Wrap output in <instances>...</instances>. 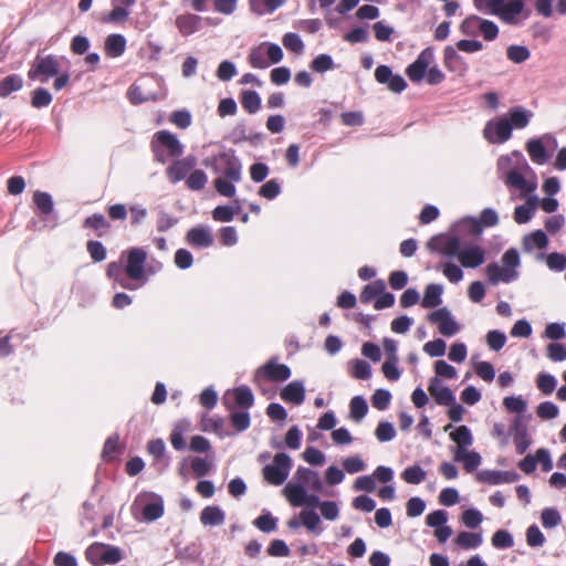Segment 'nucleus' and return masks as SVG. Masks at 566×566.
<instances>
[{"label": "nucleus", "mask_w": 566, "mask_h": 566, "mask_svg": "<svg viewBox=\"0 0 566 566\" xmlns=\"http://www.w3.org/2000/svg\"><path fill=\"white\" fill-rule=\"evenodd\" d=\"M205 165L210 167L213 172H223L222 177L214 180L216 190L224 197L232 198L235 196V182L242 178V163L235 155L234 149L213 155L205 160Z\"/></svg>", "instance_id": "obj_1"}, {"label": "nucleus", "mask_w": 566, "mask_h": 566, "mask_svg": "<svg viewBox=\"0 0 566 566\" xmlns=\"http://www.w3.org/2000/svg\"><path fill=\"white\" fill-rule=\"evenodd\" d=\"M502 263L504 268H501L496 262L486 265L485 272L490 285H497L500 282L509 284L518 279L520 273L516 269L521 265V258L515 248H510L504 252Z\"/></svg>", "instance_id": "obj_2"}, {"label": "nucleus", "mask_w": 566, "mask_h": 566, "mask_svg": "<svg viewBox=\"0 0 566 566\" xmlns=\"http://www.w3.org/2000/svg\"><path fill=\"white\" fill-rule=\"evenodd\" d=\"M150 149L154 155V160L165 165L170 158H179L184 154L185 146L177 135L163 129L153 135Z\"/></svg>", "instance_id": "obj_3"}, {"label": "nucleus", "mask_w": 566, "mask_h": 566, "mask_svg": "<svg viewBox=\"0 0 566 566\" xmlns=\"http://www.w3.org/2000/svg\"><path fill=\"white\" fill-rule=\"evenodd\" d=\"M59 71L60 62L55 55H36L28 71V77L31 81H40L41 83H46L51 77L56 76Z\"/></svg>", "instance_id": "obj_4"}, {"label": "nucleus", "mask_w": 566, "mask_h": 566, "mask_svg": "<svg viewBox=\"0 0 566 566\" xmlns=\"http://www.w3.org/2000/svg\"><path fill=\"white\" fill-rule=\"evenodd\" d=\"M127 261L125 265V274L134 281H142L143 283L148 281L146 275V261L147 252L144 248L134 247L126 252Z\"/></svg>", "instance_id": "obj_5"}, {"label": "nucleus", "mask_w": 566, "mask_h": 566, "mask_svg": "<svg viewBox=\"0 0 566 566\" xmlns=\"http://www.w3.org/2000/svg\"><path fill=\"white\" fill-rule=\"evenodd\" d=\"M134 506H140L143 518L146 522H154L164 515L163 497L153 492L138 494Z\"/></svg>", "instance_id": "obj_6"}, {"label": "nucleus", "mask_w": 566, "mask_h": 566, "mask_svg": "<svg viewBox=\"0 0 566 566\" xmlns=\"http://www.w3.org/2000/svg\"><path fill=\"white\" fill-rule=\"evenodd\" d=\"M513 126L507 117L489 120L483 129V136L490 144H503L512 137Z\"/></svg>", "instance_id": "obj_7"}, {"label": "nucleus", "mask_w": 566, "mask_h": 566, "mask_svg": "<svg viewBox=\"0 0 566 566\" xmlns=\"http://www.w3.org/2000/svg\"><path fill=\"white\" fill-rule=\"evenodd\" d=\"M427 247L433 253H440L449 258H455L460 252L462 243L458 235L440 233L431 237L427 243Z\"/></svg>", "instance_id": "obj_8"}, {"label": "nucleus", "mask_w": 566, "mask_h": 566, "mask_svg": "<svg viewBox=\"0 0 566 566\" xmlns=\"http://www.w3.org/2000/svg\"><path fill=\"white\" fill-rule=\"evenodd\" d=\"M276 360L277 357H273L255 370L254 381L256 384L260 382L262 378L271 381H285L291 377V368L285 364H277Z\"/></svg>", "instance_id": "obj_9"}, {"label": "nucleus", "mask_w": 566, "mask_h": 566, "mask_svg": "<svg viewBox=\"0 0 566 566\" xmlns=\"http://www.w3.org/2000/svg\"><path fill=\"white\" fill-rule=\"evenodd\" d=\"M432 324H439V332L447 337L455 335L460 331L459 323L452 316L448 307H440L428 315Z\"/></svg>", "instance_id": "obj_10"}, {"label": "nucleus", "mask_w": 566, "mask_h": 566, "mask_svg": "<svg viewBox=\"0 0 566 566\" xmlns=\"http://www.w3.org/2000/svg\"><path fill=\"white\" fill-rule=\"evenodd\" d=\"M433 56V49L428 46L423 49L417 56V59L407 66L406 74L411 82L420 83L424 78V76L427 75V70Z\"/></svg>", "instance_id": "obj_11"}, {"label": "nucleus", "mask_w": 566, "mask_h": 566, "mask_svg": "<svg viewBox=\"0 0 566 566\" xmlns=\"http://www.w3.org/2000/svg\"><path fill=\"white\" fill-rule=\"evenodd\" d=\"M457 258L462 268L476 269L485 262V250L479 244L464 243Z\"/></svg>", "instance_id": "obj_12"}, {"label": "nucleus", "mask_w": 566, "mask_h": 566, "mask_svg": "<svg viewBox=\"0 0 566 566\" xmlns=\"http://www.w3.org/2000/svg\"><path fill=\"white\" fill-rule=\"evenodd\" d=\"M475 479L480 483L497 485L504 483H513L520 479V474L510 470H482L475 474Z\"/></svg>", "instance_id": "obj_13"}, {"label": "nucleus", "mask_w": 566, "mask_h": 566, "mask_svg": "<svg viewBox=\"0 0 566 566\" xmlns=\"http://www.w3.org/2000/svg\"><path fill=\"white\" fill-rule=\"evenodd\" d=\"M291 469L292 462H272L263 468L262 474L269 484L281 485L287 479Z\"/></svg>", "instance_id": "obj_14"}, {"label": "nucleus", "mask_w": 566, "mask_h": 566, "mask_svg": "<svg viewBox=\"0 0 566 566\" xmlns=\"http://www.w3.org/2000/svg\"><path fill=\"white\" fill-rule=\"evenodd\" d=\"M514 167H521V169L532 170L523 153L520 150H513L509 155H502L499 157L496 163L497 172L503 177H506V172Z\"/></svg>", "instance_id": "obj_15"}, {"label": "nucleus", "mask_w": 566, "mask_h": 566, "mask_svg": "<svg viewBox=\"0 0 566 566\" xmlns=\"http://www.w3.org/2000/svg\"><path fill=\"white\" fill-rule=\"evenodd\" d=\"M186 240L190 245L200 249L210 248L214 242L211 229L203 224H199L188 230Z\"/></svg>", "instance_id": "obj_16"}, {"label": "nucleus", "mask_w": 566, "mask_h": 566, "mask_svg": "<svg viewBox=\"0 0 566 566\" xmlns=\"http://www.w3.org/2000/svg\"><path fill=\"white\" fill-rule=\"evenodd\" d=\"M197 160L193 155L182 159L175 160L167 169V176L172 184L184 180L187 174L196 166Z\"/></svg>", "instance_id": "obj_17"}, {"label": "nucleus", "mask_w": 566, "mask_h": 566, "mask_svg": "<svg viewBox=\"0 0 566 566\" xmlns=\"http://www.w3.org/2000/svg\"><path fill=\"white\" fill-rule=\"evenodd\" d=\"M428 389L434 398L437 405L447 406L454 403V399L457 398L454 392L448 386L443 385L441 378H430Z\"/></svg>", "instance_id": "obj_18"}, {"label": "nucleus", "mask_w": 566, "mask_h": 566, "mask_svg": "<svg viewBox=\"0 0 566 566\" xmlns=\"http://www.w3.org/2000/svg\"><path fill=\"white\" fill-rule=\"evenodd\" d=\"M305 385L303 380H293L289 382L280 392L285 402L300 406L305 400Z\"/></svg>", "instance_id": "obj_19"}, {"label": "nucleus", "mask_w": 566, "mask_h": 566, "mask_svg": "<svg viewBox=\"0 0 566 566\" xmlns=\"http://www.w3.org/2000/svg\"><path fill=\"white\" fill-rule=\"evenodd\" d=\"M443 63L450 72H457L462 75L469 71V65L464 57L452 45L444 48Z\"/></svg>", "instance_id": "obj_20"}, {"label": "nucleus", "mask_w": 566, "mask_h": 566, "mask_svg": "<svg viewBox=\"0 0 566 566\" xmlns=\"http://www.w3.org/2000/svg\"><path fill=\"white\" fill-rule=\"evenodd\" d=\"M191 428L190 420L184 418L179 419L172 428V431L169 437V441L172 446V448L177 451H185L187 450V442L184 438L185 433L188 432Z\"/></svg>", "instance_id": "obj_21"}, {"label": "nucleus", "mask_w": 566, "mask_h": 566, "mask_svg": "<svg viewBox=\"0 0 566 566\" xmlns=\"http://www.w3.org/2000/svg\"><path fill=\"white\" fill-rule=\"evenodd\" d=\"M297 484L304 485L305 489H310L314 492H321L323 489L319 475L307 468L300 467L294 475Z\"/></svg>", "instance_id": "obj_22"}, {"label": "nucleus", "mask_w": 566, "mask_h": 566, "mask_svg": "<svg viewBox=\"0 0 566 566\" xmlns=\"http://www.w3.org/2000/svg\"><path fill=\"white\" fill-rule=\"evenodd\" d=\"M526 150L536 165H544L548 161L549 155L546 151L543 136L528 139L526 143Z\"/></svg>", "instance_id": "obj_23"}, {"label": "nucleus", "mask_w": 566, "mask_h": 566, "mask_svg": "<svg viewBox=\"0 0 566 566\" xmlns=\"http://www.w3.org/2000/svg\"><path fill=\"white\" fill-rule=\"evenodd\" d=\"M127 40L120 33H112L105 39L104 50L108 57H119L125 53Z\"/></svg>", "instance_id": "obj_24"}, {"label": "nucleus", "mask_w": 566, "mask_h": 566, "mask_svg": "<svg viewBox=\"0 0 566 566\" xmlns=\"http://www.w3.org/2000/svg\"><path fill=\"white\" fill-rule=\"evenodd\" d=\"M202 18L193 13L180 14L176 19V27L184 36L196 33L201 25Z\"/></svg>", "instance_id": "obj_25"}, {"label": "nucleus", "mask_w": 566, "mask_h": 566, "mask_svg": "<svg viewBox=\"0 0 566 566\" xmlns=\"http://www.w3.org/2000/svg\"><path fill=\"white\" fill-rule=\"evenodd\" d=\"M521 167H514L513 169H510L506 172L505 182L506 185L525 191V192H533L536 189L535 182H527L524 175L522 174Z\"/></svg>", "instance_id": "obj_26"}, {"label": "nucleus", "mask_w": 566, "mask_h": 566, "mask_svg": "<svg viewBox=\"0 0 566 566\" xmlns=\"http://www.w3.org/2000/svg\"><path fill=\"white\" fill-rule=\"evenodd\" d=\"M548 243L549 239L547 233L542 229H537L528 234H525L522 241L523 250L528 253L532 252L534 248L539 250L546 249Z\"/></svg>", "instance_id": "obj_27"}, {"label": "nucleus", "mask_w": 566, "mask_h": 566, "mask_svg": "<svg viewBox=\"0 0 566 566\" xmlns=\"http://www.w3.org/2000/svg\"><path fill=\"white\" fill-rule=\"evenodd\" d=\"M369 411L368 402L364 396L357 395L350 399L347 418L355 423H360Z\"/></svg>", "instance_id": "obj_28"}, {"label": "nucleus", "mask_w": 566, "mask_h": 566, "mask_svg": "<svg viewBox=\"0 0 566 566\" xmlns=\"http://www.w3.org/2000/svg\"><path fill=\"white\" fill-rule=\"evenodd\" d=\"M538 202V197L536 195H531L527 198L526 203L520 205L515 207L514 210V220L518 224H525L532 220L536 205Z\"/></svg>", "instance_id": "obj_29"}, {"label": "nucleus", "mask_w": 566, "mask_h": 566, "mask_svg": "<svg viewBox=\"0 0 566 566\" xmlns=\"http://www.w3.org/2000/svg\"><path fill=\"white\" fill-rule=\"evenodd\" d=\"M111 227L112 226L106 217L99 212L88 216L83 222V228L94 230L96 235L99 238L107 234Z\"/></svg>", "instance_id": "obj_30"}, {"label": "nucleus", "mask_w": 566, "mask_h": 566, "mask_svg": "<svg viewBox=\"0 0 566 566\" xmlns=\"http://www.w3.org/2000/svg\"><path fill=\"white\" fill-rule=\"evenodd\" d=\"M443 294V285L438 283L428 284L424 289V295L421 306L424 308H434L441 305Z\"/></svg>", "instance_id": "obj_31"}, {"label": "nucleus", "mask_w": 566, "mask_h": 566, "mask_svg": "<svg viewBox=\"0 0 566 566\" xmlns=\"http://www.w3.org/2000/svg\"><path fill=\"white\" fill-rule=\"evenodd\" d=\"M532 117L531 111L518 105L510 108L507 119L512 123L513 129H523L530 124Z\"/></svg>", "instance_id": "obj_32"}, {"label": "nucleus", "mask_w": 566, "mask_h": 566, "mask_svg": "<svg viewBox=\"0 0 566 566\" xmlns=\"http://www.w3.org/2000/svg\"><path fill=\"white\" fill-rule=\"evenodd\" d=\"M240 102L242 107L249 114L258 113L262 106V98L260 94L253 90H243L240 93Z\"/></svg>", "instance_id": "obj_33"}, {"label": "nucleus", "mask_w": 566, "mask_h": 566, "mask_svg": "<svg viewBox=\"0 0 566 566\" xmlns=\"http://www.w3.org/2000/svg\"><path fill=\"white\" fill-rule=\"evenodd\" d=\"M224 512L214 505L206 506L200 513V522L206 526H218L224 522Z\"/></svg>", "instance_id": "obj_34"}, {"label": "nucleus", "mask_w": 566, "mask_h": 566, "mask_svg": "<svg viewBox=\"0 0 566 566\" xmlns=\"http://www.w3.org/2000/svg\"><path fill=\"white\" fill-rule=\"evenodd\" d=\"M283 494L293 506H302L304 505L306 489L302 484L290 482L284 486Z\"/></svg>", "instance_id": "obj_35"}, {"label": "nucleus", "mask_w": 566, "mask_h": 566, "mask_svg": "<svg viewBox=\"0 0 566 566\" xmlns=\"http://www.w3.org/2000/svg\"><path fill=\"white\" fill-rule=\"evenodd\" d=\"M201 428L207 432H214L219 437H228L231 432L226 427V421L222 417H205L201 420Z\"/></svg>", "instance_id": "obj_36"}, {"label": "nucleus", "mask_w": 566, "mask_h": 566, "mask_svg": "<svg viewBox=\"0 0 566 566\" xmlns=\"http://www.w3.org/2000/svg\"><path fill=\"white\" fill-rule=\"evenodd\" d=\"M33 201L41 216H50L54 211V201L51 193L36 190L33 193Z\"/></svg>", "instance_id": "obj_37"}, {"label": "nucleus", "mask_w": 566, "mask_h": 566, "mask_svg": "<svg viewBox=\"0 0 566 566\" xmlns=\"http://www.w3.org/2000/svg\"><path fill=\"white\" fill-rule=\"evenodd\" d=\"M234 401L239 408L249 410L254 405V395L252 389L247 385H241L233 390Z\"/></svg>", "instance_id": "obj_38"}, {"label": "nucleus", "mask_w": 566, "mask_h": 566, "mask_svg": "<svg viewBox=\"0 0 566 566\" xmlns=\"http://www.w3.org/2000/svg\"><path fill=\"white\" fill-rule=\"evenodd\" d=\"M303 432L298 428V426H292L286 434L284 442H275L272 446L276 449H282L284 446L292 450H297L301 447Z\"/></svg>", "instance_id": "obj_39"}, {"label": "nucleus", "mask_w": 566, "mask_h": 566, "mask_svg": "<svg viewBox=\"0 0 566 566\" xmlns=\"http://www.w3.org/2000/svg\"><path fill=\"white\" fill-rule=\"evenodd\" d=\"M23 87V78L19 74H10L0 81V97H8L11 93Z\"/></svg>", "instance_id": "obj_40"}, {"label": "nucleus", "mask_w": 566, "mask_h": 566, "mask_svg": "<svg viewBox=\"0 0 566 566\" xmlns=\"http://www.w3.org/2000/svg\"><path fill=\"white\" fill-rule=\"evenodd\" d=\"M284 2L285 0H250V7L254 13L264 15L274 12Z\"/></svg>", "instance_id": "obj_41"}, {"label": "nucleus", "mask_w": 566, "mask_h": 566, "mask_svg": "<svg viewBox=\"0 0 566 566\" xmlns=\"http://www.w3.org/2000/svg\"><path fill=\"white\" fill-rule=\"evenodd\" d=\"M450 438L453 442H455L457 447H461V451L464 448H469L473 443V436L471 429L463 424L458 427L450 433Z\"/></svg>", "instance_id": "obj_42"}, {"label": "nucleus", "mask_w": 566, "mask_h": 566, "mask_svg": "<svg viewBox=\"0 0 566 566\" xmlns=\"http://www.w3.org/2000/svg\"><path fill=\"white\" fill-rule=\"evenodd\" d=\"M386 290L385 281L379 279L364 286L360 292V301L364 304L370 303L375 297Z\"/></svg>", "instance_id": "obj_43"}, {"label": "nucleus", "mask_w": 566, "mask_h": 566, "mask_svg": "<svg viewBox=\"0 0 566 566\" xmlns=\"http://www.w3.org/2000/svg\"><path fill=\"white\" fill-rule=\"evenodd\" d=\"M436 269L442 271L443 275L448 277L451 283H459L463 280L464 273L462 266H459L452 262L442 263L440 262Z\"/></svg>", "instance_id": "obj_44"}, {"label": "nucleus", "mask_w": 566, "mask_h": 566, "mask_svg": "<svg viewBox=\"0 0 566 566\" xmlns=\"http://www.w3.org/2000/svg\"><path fill=\"white\" fill-rule=\"evenodd\" d=\"M104 543L95 542L85 549V558L93 566L104 565Z\"/></svg>", "instance_id": "obj_45"}, {"label": "nucleus", "mask_w": 566, "mask_h": 566, "mask_svg": "<svg viewBox=\"0 0 566 566\" xmlns=\"http://www.w3.org/2000/svg\"><path fill=\"white\" fill-rule=\"evenodd\" d=\"M301 524L310 532L318 535L322 532L321 518L315 511H302L300 513Z\"/></svg>", "instance_id": "obj_46"}, {"label": "nucleus", "mask_w": 566, "mask_h": 566, "mask_svg": "<svg viewBox=\"0 0 566 566\" xmlns=\"http://www.w3.org/2000/svg\"><path fill=\"white\" fill-rule=\"evenodd\" d=\"M352 376L356 379L367 380L373 376L371 366L364 359L355 358L350 360Z\"/></svg>", "instance_id": "obj_47"}, {"label": "nucleus", "mask_w": 566, "mask_h": 566, "mask_svg": "<svg viewBox=\"0 0 566 566\" xmlns=\"http://www.w3.org/2000/svg\"><path fill=\"white\" fill-rule=\"evenodd\" d=\"M310 67L313 72L323 74L335 67L334 59L331 54L322 53L313 59Z\"/></svg>", "instance_id": "obj_48"}, {"label": "nucleus", "mask_w": 566, "mask_h": 566, "mask_svg": "<svg viewBox=\"0 0 566 566\" xmlns=\"http://www.w3.org/2000/svg\"><path fill=\"white\" fill-rule=\"evenodd\" d=\"M455 543L464 549L476 548L482 544V536L478 533L460 532Z\"/></svg>", "instance_id": "obj_49"}, {"label": "nucleus", "mask_w": 566, "mask_h": 566, "mask_svg": "<svg viewBox=\"0 0 566 566\" xmlns=\"http://www.w3.org/2000/svg\"><path fill=\"white\" fill-rule=\"evenodd\" d=\"M506 55L513 63L521 64L530 59L531 51L526 45L512 44L507 46Z\"/></svg>", "instance_id": "obj_50"}, {"label": "nucleus", "mask_w": 566, "mask_h": 566, "mask_svg": "<svg viewBox=\"0 0 566 566\" xmlns=\"http://www.w3.org/2000/svg\"><path fill=\"white\" fill-rule=\"evenodd\" d=\"M536 386L543 395H551L557 386V378L548 373H539L536 377Z\"/></svg>", "instance_id": "obj_51"}, {"label": "nucleus", "mask_w": 566, "mask_h": 566, "mask_svg": "<svg viewBox=\"0 0 566 566\" xmlns=\"http://www.w3.org/2000/svg\"><path fill=\"white\" fill-rule=\"evenodd\" d=\"M426 471L420 465H411L405 469L401 473V478L406 483L420 484L426 480Z\"/></svg>", "instance_id": "obj_52"}, {"label": "nucleus", "mask_w": 566, "mask_h": 566, "mask_svg": "<svg viewBox=\"0 0 566 566\" xmlns=\"http://www.w3.org/2000/svg\"><path fill=\"white\" fill-rule=\"evenodd\" d=\"M230 421L237 432L245 431L251 424V416L248 410L234 411L230 413Z\"/></svg>", "instance_id": "obj_53"}, {"label": "nucleus", "mask_w": 566, "mask_h": 566, "mask_svg": "<svg viewBox=\"0 0 566 566\" xmlns=\"http://www.w3.org/2000/svg\"><path fill=\"white\" fill-rule=\"evenodd\" d=\"M283 45L291 52L302 54L304 52V42L298 33L287 32L282 39Z\"/></svg>", "instance_id": "obj_54"}, {"label": "nucleus", "mask_w": 566, "mask_h": 566, "mask_svg": "<svg viewBox=\"0 0 566 566\" xmlns=\"http://www.w3.org/2000/svg\"><path fill=\"white\" fill-rule=\"evenodd\" d=\"M375 436L377 440L381 443L389 442L396 437V429L390 421L382 420L378 423Z\"/></svg>", "instance_id": "obj_55"}, {"label": "nucleus", "mask_w": 566, "mask_h": 566, "mask_svg": "<svg viewBox=\"0 0 566 566\" xmlns=\"http://www.w3.org/2000/svg\"><path fill=\"white\" fill-rule=\"evenodd\" d=\"M503 406L509 412H515L517 416H524L523 413L527 409V403L522 396H509L503 399Z\"/></svg>", "instance_id": "obj_56"}, {"label": "nucleus", "mask_w": 566, "mask_h": 566, "mask_svg": "<svg viewBox=\"0 0 566 566\" xmlns=\"http://www.w3.org/2000/svg\"><path fill=\"white\" fill-rule=\"evenodd\" d=\"M208 181L206 172L201 169H195L187 178V187L192 191L202 190Z\"/></svg>", "instance_id": "obj_57"}, {"label": "nucleus", "mask_w": 566, "mask_h": 566, "mask_svg": "<svg viewBox=\"0 0 566 566\" xmlns=\"http://www.w3.org/2000/svg\"><path fill=\"white\" fill-rule=\"evenodd\" d=\"M368 28V24L365 27H356L349 32L345 33L343 35V40L352 44L367 42L369 39Z\"/></svg>", "instance_id": "obj_58"}, {"label": "nucleus", "mask_w": 566, "mask_h": 566, "mask_svg": "<svg viewBox=\"0 0 566 566\" xmlns=\"http://www.w3.org/2000/svg\"><path fill=\"white\" fill-rule=\"evenodd\" d=\"M52 94L44 87H38L32 92L31 105L34 108L46 107L52 103Z\"/></svg>", "instance_id": "obj_59"}, {"label": "nucleus", "mask_w": 566, "mask_h": 566, "mask_svg": "<svg viewBox=\"0 0 566 566\" xmlns=\"http://www.w3.org/2000/svg\"><path fill=\"white\" fill-rule=\"evenodd\" d=\"M392 395L388 389H376L371 396L373 407L378 410H386L391 401Z\"/></svg>", "instance_id": "obj_60"}, {"label": "nucleus", "mask_w": 566, "mask_h": 566, "mask_svg": "<svg viewBox=\"0 0 566 566\" xmlns=\"http://www.w3.org/2000/svg\"><path fill=\"white\" fill-rule=\"evenodd\" d=\"M536 415L543 420L555 419L559 415V408L553 401L546 400L537 406Z\"/></svg>", "instance_id": "obj_61"}, {"label": "nucleus", "mask_w": 566, "mask_h": 566, "mask_svg": "<svg viewBox=\"0 0 566 566\" xmlns=\"http://www.w3.org/2000/svg\"><path fill=\"white\" fill-rule=\"evenodd\" d=\"M281 191V182L277 179H270L260 187L259 195L268 200H273Z\"/></svg>", "instance_id": "obj_62"}, {"label": "nucleus", "mask_w": 566, "mask_h": 566, "mask_svg": "<svg viewBox=\"0 0 566 566\" xmlns=\"http://www.w3.org/2000/svg\"><path fill=\"white\" fill-rule=\"evenodd\" d=\"M506 340V335L502 331L492 329L486 334L488 346L494 352L501 350L505 346Z\"/></svg>", "instance_id": "obj_63"}, {"label": "nucleus", "mask_w": 566, "mask_h": 566, "mask_svg": "<svg viewBox=\"0 0 566 566\" xmlns=\"http://www.w3.org/2000/svg\"><path fill=\"white\" fill-rule=\"evenodd\" d=\"M86 250L94 262H102L107 258V250L101 241L90 240Z\"/></svg>", "instance_id": "obj_64"}]
</instances>
